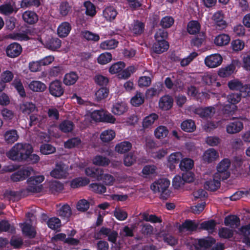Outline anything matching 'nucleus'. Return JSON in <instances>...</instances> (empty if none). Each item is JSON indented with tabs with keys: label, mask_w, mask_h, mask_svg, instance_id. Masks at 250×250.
Returning <instances> with one entry per match:
<instances>
[{
	"label": "nucleus",
	"mask_w": 250,
	"mask_h": 250,
	"mask_svg": "<svg viewBox=\"0 0 250 250\" xmlns=\"http://www.w3.org/2000/svg\"><path fill=\"white\" fill-rule=\"evenodd\" d=\"M32 152L33 147L31 145L17 143L7 153V156L12 160H26Z\"/></svg>",
	"instance_id": "1"
},
{
	"label": "nucleus",
	"mask_w": 250,
	"mask_h": 250,
	"mask_svg": "<svg viewBox=\"0 0 250 250\" xmlns=\"http://www.w3.org/2000/svg\"><path fill=\"white\" fill-rule=\"evenodd\" d=\"M170 181L166 178L159 179L153 182L151 186V189L154 192L160 193V197L163 199H167L170 195L168 189Z\"/></svg>",
	"instance_id": "2"
},
{
	"label": "nucleus",
	"mask_w": 250,
	"mask_h": 250,
	"mask_svg": "<svg viewBox=\"0 0 250 250\" xmlns=\"http://www.w3.org/2000/svg\"><path fill=\"white\" fill-rule=\"evenodd\" d=\"M44 180V177L42 175H36L30 177L28 180L27 190L31 192H39L42 190V185L40 184Z\"/></svg>",
	"instance_id": "3"
},
{
	"label": "nucleus",
	"mask_w": 250,
	"mask_h": 250,
	"mask_svg": "<svg viewBox=\"0 0 250 250\" xmlns=\"http://www.w3.org/2000/svg\"><path fill=\"white\" fill-rule=\"evenodd\" d=\"M241 99V95L239 93H231L228 96V101L231 104H227L224 107L223 110L226 113L232 115L237 109V106L235 105L238 103Z\"/></svg>",
	"instance_id": "4"
},
{
	"label": "nucleus",
	"mask_w": 250,
	"mask_h": 250,
	"mask_svg": "<svg viewBox=\"0 0 250 250\" xmlns=\"http://www.w3.org/2000/svg\"><path fill=\"white\" fill-rule=\"evenodd\" d=\"M26 217L27 219H29L30 223L34 220V217L31 213H27ZM28 221V220H27L25 222L20 224V226L24 235L30 238H33L35 236L36 231L34 228Z\"/></svg>",
	"instance_id": "5"
},
{
	"label": "nucleus",
	"mask_w": 250,
	"mask_h": 250,
	"mask_svg": "<svg viewBox=\"0 0 250 250\" xmlns=\"http://www.w3.org/2000/svg\"><path fill=\"white\" fill-rule=\"evenodd\" d=\"M45 35L42 34L37 38L40 46L41 45H44L46 47L51 50H56L61 46V41L58 38H52L49 41H46L44 39Z\"/></svg>",
	"instance_id": "6"
},
{
	"label": "nucleus",
	"mask_w": 250,
	"mask_h": 250,
	"mask_svg": "<svg viewBox=\"0 0 250 250\" xmlns=\"http://www.w3.org/2000/svg\"><path fill=\"white\" fill-rule=\"evenodd\" d=\"M222 61L223 58L218 53L208 55L204 59L205 64L209 68H214L220 66Z\"/></svg>",
	"instance_id": "7"
},
{
	"label": "nucleus",
	"mask_w": 250,
	"mask_h": 250,
	"mask_svg": "<svg viewBox=\"0 0 250 250\" xmlns=\"http://www.w3.org/2000/svg\"><path fill=\"white\" fill-rule=\"evenodd\" d=\"M230 165V161L228 159L222 160L217 167V171L215 173L219 174V177L222 179H226L229 177L230 173L228 168Z\"/></svg>",
	"instance_id": "8"
},
{
	"label": "nucleus",
	"mask_w": 250,
	"mask_h": 250,
	"mask_svg": "<svg viewBox=\"0 0 250 250\" xmlns=\"http://www.w3.org/2000/svg\"><path fill=\"white\" fill-rule=\"evenodd\" d=\"M68 167L65 165L57 164L56 167L50 172V175L55 178H65L68 174Z\"/></svg>",
	"instance_id": "9"
},
{
	"label": "nucleus",
	"mask_w": 250,
	"mask_h": 250,
	"mask_svg": "<svg viewBox=\"0 0 250 250\" xmlns=\"http://www.w3.org/2000/svg\"><path fill=\"white\" fill-rule=\"evenodd\" d=\"M33 172V169L30 167H23L13 173L11 175V179L13 181L17 182L25 179L27 177L31 175Z\"/></svg>",
	"instance_id": "10"
},
{
	"label": "nucleus",
	"mask_w": 250,
	"mask_h": 250,
	"mask_svg": "<svg viewBox=\"0 0 250 250\" xmlns=\"http://www.w3.org/2000/svg\"><path fill=\"white\" fill-rule=\"evenodd\" d=\"M49 93L56 97H60L64 92L62 84L60 81L56 80L52 82L49 86Z\"/></svg>",
	"instance_id": "11"
},
{
	"label": "nucleus",
	"mask_w": 250,
	"mask_h": 250,
	"mask_svg": "<svg viewBox=\"0 0 250 250\" xmlns=\"http://www.w3.org/2000/svg\"><path fill=\"white\" fill-rule=\"evenodd\" d=\"M243 128V123L237 119L227 125L226 132L229 134H234L240 132Z\"/></svg>",
	"instance_id": "12"
},
{
	"label": "nucleus",
	"mask_w": 250,
	"mask_h": 250,
	"mask_svg": "<svg viewBox=\"0 0 250 250\" xmlns=\"http://www.w3.org/2000/svg\"><path fill=\"white\" fill-rule=\"evenodd\" d=\"M222 179L219 177V174L214 173L212 179L207 181L204 185L205 188L210 191H215L220 187V181Z\"/></svg>",
	"instance_id": "13"
},
{
	"label": "nucleus",
	"mask_w": 250,
	"mask_h": 250,
	"mask_svg": "<svg viewBox=\"0 0 250 250\" xmlns=\"http://www.w3.org/2000/svg\"><path fill=\"white\" fill-rule=\"evenodd\" d=\"M191 110L196 114L203 118L210 117L215 113V109L213 107L209 106L205 108L192 107Z\"/></svg>",
	"instance_id": "14"
},
{
	"label": "nucleus",
	"mask_w": 250,
	"mask_h": 250,
	"mask_svg": "<svg viewBox=\"0 0 250 250\" xmlns=\"http://www.w3.org/2000/svg\"><path fill=\"white\" fill-rule=\"evenodd\" d=\"M173 98L168 95L162 97L159 101V107L161 109L167 111L169 110L173 105Z\"/></svg>",
	"instance_id": "15"
},
{
	"label": "nucleus",
	"mask_w": 250,
	"mask_h": 250,
	"mask_svg": "<svg viewBox=\"0 0 250 250\" xmlns=\"http://www.w3.org/2000/svg\"><path fill=\"white\" fill-rule=\"evenodd\" d=\"M235 68V66L233 64L221 67L218 70V75L221 78H228L234 73Z\"/></svg>",
	"instance_id": "16"
},
{
	"label": "nucleus",
	"mask_w": 250,
	"mask_h": 250,
	"mask_svg": "<svg viewBox=\"0 0 250 250\" xmlns=\"http://www.w3.org/2000/svg\"><path fill=\"white\" fill-rule=\"evenodd\" d=\"M219 154L216 150L209 148L204 153L202 159L205 163H210L217 160Z\"/></svg>",
	"instance_id": "17"
},
{
	"label": "nucleus",
	"mask_w": 250,
	"mask_h": 250,
	"mask_svg": "<svg viewBox=\"0 0 250 250\" xmlns=\"http://www.w3.org/2000/svg\"><path fill=\"white\" fill-rule=\"evenodd\" d=\"M22 51L21 46L17 43H12L9 45L6 48V54L11 58L18 56Z\"/></svg>",
	"instance_id": "18"
},
{
	"label": "nucleus",
	"mask_w": 250,
	"mask_h": 250,
	"mask_svg": "<svg viewBox=\"0 0 250 250\" xmlns=\"http://www.w3.org/2000/svg\"><path fill=\"white\" fill-rule=\"evenodd\" d=\"M158 119V115L152 113L144 118L142 121V127L144 129L151 128L154 122Z\"/></svg>",
	"instance_id": "19"
},
{
	"label": "nucleus",
	"mask_w": 250,
	"mask_h": 250,
	"mask_svg": "<svg viewBox=\"0 0 250 250\" xmlns=\"http://www.w3.org/2000/svg\"><path fill=\"white\" fill-rule=\"evenodd\" d=\"M182 157V154L180 152H174L169 155L167 159V165L171 170L174 169Z\"/></svg>",
	"instance_id": "20"
},
{
	"label": "nucleus",
	"mask_w": 250,
	"mask_h": 250,
	"mask_svg": "<svg viewBox=\"0 0 250 250\" xmlns=\"http://www.w3.org/2000/svg\"><path fill=\"white\" fill-rule=\"evenodd\" d=\"M215 243V240L211 237L205 239H200L198 240L195 247L197 250H201V249H206L211 247Z\"/></svg>",
	"instance_id": "21"
},
{
	"label": "nucleus",
	"mask_w": 250,
	"mask_h": 250,
	"mask_svg": "<svg viewBox=\"0 0 250 250\" xmlns=\"http://www.w3.org/2000/svg\"><path fill=\"white\" fill-rule=\"evenodd\" d=\"M71 30V26L68 22H63L57 28V34L61 38H64L68 35Z\"/></svg>",
	"instance_id": "22"
},
{
	"label": "nucleus",
	"mask_w": 250,
	"mask_h": 250,
	"mask_svg": "<svg viewBox=\"0 0 250 250\" xmlns=\"http://www.w3.org/2000/svg\"><path fill=\"white\" fill-rule=\"evenodd\" d=\"M127 110V105L124 102H118L113 105L111 111L116 115H121Z\"/></svg>",
	"instance_id": "23"
},
{
	"label": "nucleus",
	"mask_w": 250,
	"mask_h": 250,
	"mask_svg": "<svg viewBox=\"0 0 250 250\" xmlns=\"http://www.w3.org/2000/svg\"><path fill=\"white\" fill-rule=\"evenodd\" d=\"M22 19L25 22L32 24L38 21V16L33 11H26L23 13Z\"/></svg>",
	"instance_id": "24"
},
{
	"label": "nucleus",
	"mask_w": 250,
	"mask_h": 250,
	"mask_svg": "<svg viewBox=\"0 0 250 250\" xmlns=\"http://www.w3.org/2000/svg\"><path fill=\"white\" fill-rule=\"evenodd\" d=\"M36 106L31 102H23L20 105L21 111L25 115H29L36 109Z\"/></svg>",
	"instance_id": "25"
},
{
	"label": "nucleus",
	"mask_w": 250,
	"mask_h": 250,
	"mask_svg": "<svg viewBox=\"0 0 250 250\" xmlns=\"http://www.w3.org/2000/svg\"><path fill=\"white\" fill-rule=\"evenodd\" d=\"M145 28L144 24L139 21H136L129 26V28L131 33L135 35H140L144 31Z\"/></svg>",
	"instance_id": "26"
},
{
	"label": "nucleus",
	"mask_w": 250,
	"mask_h": 250,
	"mask_svg": "<svg viewBox=\"0 0 250 250\" xmlns=\"http://www.w3.org/2000/svg\"><path fill=\"white\" fill-rule=\"evenodd\" d=\"M230 40L229 36L226 34H221L217 36L214 40L215 44L218 46H223L229 44Z\"/></svg>",
	"instance_id": "27"
},
{
	"label": "nucleus",
	"mask_w": 250,
	"mask_h": 250,
	"mask_svg": "<svg viewBox=\"0 0 250 250\" xmlns=\"http://www.w3.org/2000/svg\"><path fill=\"white\" fill-rule=\"evenodd\" d=\"M115 136V132L112 129H108L102 132L100 134V139L102 142L108 143L112 141Z\"/></svg>",
	"instance_id": "28"
},
{
	"label": "nucleus",
	"mask_w": 250,
	"mask_h": 250,
	"mask_svg": "<svg viewBox=\"0 0 250 250\" xmlns=\"http://www.w3.org/2000/svg\"><path fill=\"white\" fill-rule=\"evenodd\" d=\"M169 47L168 42L166 41H156L153 46V51L158 54L166 51Z\"/></svg>",
	"instance_id": "29"
},
{
	"label": "nucleus",
	"mask_w": 250,
	"mask_h": 250,
	"mask_svg": "<svg viewBox=\"0 0 250 250\" xmlns=\"http://www.w3.org/2000/svg\"><path fill=\"white\" fill-rule=\"evenodd\" d=\"M4 137L7 143L13 144L18 140L19 135L16 130L12 129L7 131L4 134Z\"/></svg>",
	"instance_id": "30"
},
{
	"label": "nucleus",
	"mask_w": 250,
	"mask_h": 250,
	"mask_svg": "<svg viewBox=\"0 0 250 250\" xmlns=\"http://www.w3.org/2000/svg\"><path fill=\"white\" fill-rule=\"evenodd\" d=\"M240 235L244 237L243 242L247 245L250 246V239L248 237L250 235V223L247 225L242 226L239 230Z\"/></svg>",
	"instance_id": "31"
},
{
	"label": "nucleus",
	"mask_w": 250,
	"mask_h": 250,
	"mask_svg": "<svg viewBox=\"0 0 250 250\" xmlns=\"http://www.w3.org/2000/svg\"><path fill=\"white\" fill-rule=\"evenodd\" d=\"M78 76L76 73L71 72L66 73L63 78V82L66 85L74 84L78 80Z\"/></svg>",
	"instance_id": "32"
},
{
	"label": "nucleus",
	"mask_w": 250,
	"mask_h": 250,
	"mask_svg": "<svg viewBox=\"0 0 250 250\" xmlns=\"http://www.w3.org/2000/svg\"><path fill=\"white\" fill-rule=\"evenodd\" d=\"M104 17L108 21L114 20L117 15L116 10L112 6L106 7L103 12Z\"/></svg>",
	"instance_id": "33"
},
{
	"label": "nucleus",
	"mask_w": 250,
	"mask_h": 250,
	"mask_svg": "<svg viewBox=\"0 0 250 250\" xmlns=\"http://www.w3.org/2000/svg\"><path fill=\"white\" fill-rule=\"evenodd\" d=\"M224 18V15L221 11L214 13L212 18L216 25L221 28H224L226 26V22Z\"/></svg>",
	"instance_id": "34"
},
{
	"label": "nucleus",
	"mask_w": 250,
	"mask_h": 250,
	"mask_svg": "<svg viewBox=\"0 0 250 250\" xmlns=\"http://www.w3.org/2000/svg\"><path fill=\"white\" fill-rule=\"evenodd\" d=\"M168 130L164 125H159L154 131V136L158 139L166 138L168 134Z\"/></svg>",
	"instance_id": "35"
},
{
	"label": "nucleus",
	"mask_w": 250,
	"mask_h": 250,
	"mask_svg": "<svg viewBox=\"0 0 250 250\" xmlns=\"http://www.w3.org/2000/svg\"><path fill=\"white\" fill-rule=\"evenodd\" d=\"M29 88L35 92H42L46 88L45 84L39 81H33L29 84Z\"/></svg>",
	"instance_id": "36"
},
{
	"label": "nucleus",
	"mask_w": 250,
	"mask_h": 250,
	"mask_svg": "<svg viewBox=\"0 0 250 250\" xmlns=\"http://www.w3.org/2000/svg\"><path fill=\"white\" fill-rule=\"evenodd\" d=\"M240 223L239 218L235 215H230L225 218L224 224L226 226H229L234 229L238 226Z\"/></svg>",
	"instance_id": "37"
},
{
	"label": "nucleus",
	"mask_w": 250,
	"mask_h": 250,
	"mask_svg": "<svg viewBox=\"0 0 250 250\" xmlns=\"http://www.w3.org/2000/svg\"><path fill=\"white\" fill-rule=\"evenodd\" d=\"M132 147L131 144L128 141H124L118 144L115 146V150L120 153H125Z\"/></svg>",
	"instance_id": "38"
},
{
	"label": "nucleus",
	"mask_w": 250,
	"mask_h": 250,
	"mask_svg": "<svg viewBox=\"0 0 250 250\" xmlns=\"http://www.w3.org/2000/svg\"><path fill=\"white\" fill-rule=\"evenodd\" d=\"M145 96L142 93L137 92L130 100L131 104L134 106H139L144 103Z\"/></svg>",
	"instance_id": "39"
},
{
	"label": "nucleus",
	"mask_w": 250,
	"mask_h": 250,
	"mask_svg": "<svg viewBox=\"0 0 250 250\" xmlns=\"http://www.w3.org/2000/svg\"><path fill=\"white\" fill-rule=\"evenodd\" d=\"M103 172V169L94 167H89L85 170V173L87 176L97 178L102 175Z\"/></svg>",
	"instance_id": "40"
},
{
	"label": "nucleus",
	"mask_w": 250,
	"mask_h": 250,
	"mask_svg": "<svg viewBox=\"0 0 250 250\" xmlns=\"http://www.w3.org/2000/svg\"><path fill=\"white\" fill-rule=\"evenodd\" d=\"M93 164L99 166L105 167L108 165L110 162L109 159L103 156L102 155H97L93 159Z\"/></svg>",
	"instance_id": "41"
},
{
	"label": "nucleus",
	"mask_w": 250,
	"mask_h": 250,
	"mask_svg": "<svg viewBox=\"0 0 250 250\" xmlns=\"http://www.w3.org/2000/svg\"><path fill=\"white\" fill-rule=\"evenodd\" d=\"M118 42L115 40L111 39L104 41L100 44V48L103 50H109L116 48Z\"/></svg>",
	"instance_id": "42"
},
{
	"label": "nucleus",
	"mask_w": 250,
	"mask_h": 250,
	"mask_svg": "<svg viewBox=\"0 0 250 250\" xmlns=\"http://www.w3.org/2000/svg\"><path fill=\"white\" fill-rule=\"evenodd\" d=\"M112 56L110 53L104 52L100 54L97 58V62L102 65L106 64L110 62Z\"/></svg>",
	"instance_id": "43"
},
{
	"label": "nucleus",
	"mask_w": 250,
	"mask_h": 250,
	"mask_svg": "<svg viewBox=\"0 0 250 250\" xmlns=\"http://www.w3.org/2000/svg\"><path fill=\"white\" fill-rule=\"evenodd\" d=\"M197 227V225L192 221H186L179 228V230L181 232L186 231H192L195 230Z\"/></svg>",
	"instance_id": "44"
},
{
	"label": "nucleus",
	"mask_w": 250,
	"mask_h": 250,
	"mask_svg": "<svg viewBox=\"0 0 250 250\" xmlns=\"http://www.w3.org/2000/svg\"><path fill=\"white\" fill-rule=\"evenodd\" d=\"M196 128L194 122L191 120H187L181 124V128L186 132L193 131Z\"/></svg>",
	"instance_id": "45"
},
{
	"label": "nucleus",
	"mask_w": 250,
	"mask_h": 250,
	"mask_svg": "<svg viewBox=\"0 0 250 250\" xmlns=\"http://www.w3.org/2000/svg\"><path fill=\"white\" fill-rule=\"evenodd\" d=\"M193 166V161L189 158L183 159L180 164V167L182 170H189L192 168Z\"/></svg>",
	"instance_id": "46"
},
{
	"label": "nucleus",
	"mask_w": 250,
	"mask_h": 250,
	"mask_svg": "<svg viewBox=\"0 0 250 250\" xmlns=\"http://www.w3.org/2000/svg\"><path fill=\"white\" fill-rule=\"evenodd\" d=\"M89 180L85 178H78L73 180L71 183V187L73 188L85 186L89 183Z\"/></svg>",
	"instance_id": "47"
},
{
	"label": "nucleus",
	"mask_w": 250,
	"mask_h": 250,
	"mask_svg": "<svg viewBox=\"0 0 250 250\" xmlns=\"http://www.w3.org/2000/svg\"><path fill=\"white\" fill-rule=\"evenodd\" d=\"M200 29V25L197 21H190L188 25V31L190 34L198 33Z\"/></svg>",
	"instance_id": "48"
},
{
	"label": "nucleus",
	"mask_w": 250,
	"mask_h": 250,
	"mask_svg": "<svg viewBox=\"0 0 250 250\" xmlns=\"http://www.w3.org/2000/svg\"><path fill=\"white\" fill-rule=\"evenodd\" d=\"M125 67L124 62H119L113 64L109 68V72L112 74H114L122 71Z\"/></svg>",
	"instance_id": "49"
},
{
	"label": "nucleus",
	"mask_w": 250,
	"mask_h": 250,
	"mask_svg": "<svg viewBox=\"0 0 250 250\" xmlns=\"http://www.w3.org/2000/svg\"><path fill=\"white\" fill-rule=\"evenodd\" d=\"M103 110H94L92 112L88 111L86 113L87 118L90 117L91 119L95 121L101 122Z\"/></svg>",
	"instance_id": "50"
},
{
	"label": "nucleus",
	"mask_w": 250,
	"mask_h": 250,
	"mask_svg": "<svg viewBox=\"0 0 250 250\" xmlns=\"http://www.w3.org/2000/svg\"><path fill=\"white\" fill-rule=\"evenodd\" d=\"M216 80L217 76L215 74L206 73L202 77L203 82L207 85H213Z\"/></svg>",
	"instance_id": "51"
},
{
	"label": "nucleus",
	"mask_w": 250,
	"mask_h": 250,
	"mask_svg": "<svg viewBox=\"0 0 250 250\" xmlns=\"http://www.w3.org/2000/svg\"><path fill=\"white\" fill-rule=\"evenodd\" d=\"M198 56V53L196 52H192L186 57L184 58L181 60L180 64L182 66L188 65L195 58Z\"/></svg>",
	"instance_id": "52"
},
{
	"label": "nucleus",
	"mask_w": 250,
	"mask_h": 250,
	"mask_svg": "<svg viewBox=\"0 0 250 250\" xmlns=\"http://www.w3.org/2000/svg\"><path fill=\"white\" fill-rule=\"evenodd\" d=\"M85 8V13L87 15L93 17L96 13L95 5L90 1H86L84 3Z\"/></svg>",
	"instance_id": "53"
},
{
	"label": "nucleus",
	"mask_w": 250,
	"mask_h": 250,
	"mask_svg": "<svg viewBox=\"0 0 250 250\" xmlns=\"http://www.w3.org/2000/svg\"><path fill=\"white\" fill-rule=\"evenodd\" d=\"M82 35L87 41L97 42L100 40V37L98 34L93 33L88 31H83L82 32Z\"/></svg>",
	"instance_id": "54"
},
{
	"label": "nucleus",
	"mask_w": 250,
	"mask_h": 250,
	"mask_svg": "<svg viewBox=\"0 0 250 250\" xmlns=\"http://www.w3.org/2000/svg\"><path fill=\"white\" fill-rule=\"evenodd\" d=\"M242 84L239 80L233 79L228 82V86L231 90L240 91Z\"/></svg>",
	"instance_id": "55"
},
{
	"label": "nucleus",
	"mask_w": 250,
	"mask_h": 250,
	"mask_svg": "<svg viewBox=\"0 0 250 250\" xmlns=\"http://www.w3.org/2000/svg\"><path fill=\"white\" fill-rule=\"evenodd\" d=\"M58 212L60 216L66 218L69 217L71 214L70 208L67 205H64L61 207Z\"/></svg>",
	"instance_id": "56"
},
{
	"label": "nucleus",
	"mask_w": 250,
	"mask_h": 250,
	"mask_svg": "<svg viewBox=\"0 0 250 250\" xmlns=\"http://www.w3.org/2000/svg\"><path fill=\"white\" fill-rule=\"evenodd\" d=\"M12 84L21 97L25 96V92L21 80L16 79Z\"/></svg>",
	"instance_id": "57"
},
{
	"label": "nucleus",
	"mask_w": 250,
	"mask_h": 250,
	"mask_svg": "<svg viewBox=\"0 0 250 250\" xmlns=\"http://www.w3.org/2000/svg\"><path fill=\"white\" fill-rule=\"evenodd\" d=\"M104 172L102 173V175L100 176L98 179H100L103 181V182L107 186H112L115 182V179L114 177L109 174H104Z\"/></svg>",
	"instance_id": "58"
},
{
	"label": "nucleus",
	"mask_w": 250,
	"mask_h": 250,
	"mask_svg": "<svg viewBox=\"0 0 250 250\" xmlns=\"http://www.w3.org/2000/svg\"><path fill=\"white\" fill-rule=\"evenodd\" d=\"M14 78V74L12 72L9 70H5L1 73L0 76V80L5 84L10 82Z\"/></svg>",
	"instance_id": "59"
},
{
	"label": "nucleus",
	"mask_w": 250,
	"mask_h": 250,
	"mask_svg": "<svg viewBox=\"0 0 250 250\" xmlns=\"http://www.w3.org/2000/svg\"><path fill=\"white\" fill-rule=\"evenodd\" d=\"M156 172V167L153 165H147L145 166L143 170V176L144 177H149Z\"/></svg>",
	"instance_id": "60"
},
{
	"label": "nucleus",
	"mask_w": 250,
	"mask_h": 250,
	"mask_svg": "<svg viewBox=\"0 0 250 250\" xmlns=\"http://www.w3.org/2000/svg\"><path fill=\"white\" fill-rule=\"evenodd\" d=\"M47 225L52 229H57L61 227V222L58 218L52 217L48 220Z\"/></svg>",
	"instance_id": "61"
},
{
	"label": "nucleus",
	"mask_w": 250,
	"mask_h": 250,
	"mask_svg": "<svg viewBox=\"0 0 250 250\" xmlns=\"http://www.w3.org/2000/svg\"><path fill=\"white\" fill-rule=\"evenodd\" d=\"M74 125L73 123L70 121H64L62 122L59 125L61 130L64 132H69L72 130Z\"/></svg>",
	"instance_id": "62"
},
{
	"label": "nucleus",
	"mask_w": 250,
	"mask_h": 250,
	"mask_svg": "<svg viewBox=\"0 0 250 250\" xmlns=\"http://www.w3.org/2000/svg\"><path fill=\"white\" fill-rule=\"evenodd\" d=\"M110 230L111 229H110L103 227L101 228L99 231L95 233L94 237L97 239L104 238L108 235Z\"/></svg>",
	"instance_id": "63"
},
{
	"label": "nucleus",
	"mask_w": 250,
	"mask_h": 250,
	"mask_svg": "<svg viewBox=\"0 0 250 250\" xmlns=\"http://www.w3.org/2000/svg\"><path fill=\"white\" fill-rule=\"evenodd\" d=\"M56 148L49 144H44L41 146L40 151L44 155H48L55 152Z\"/></svg>",
	"instance_id": "64"
}]
</instances>
